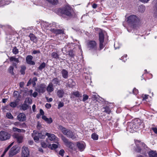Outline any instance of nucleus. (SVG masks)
<instances>
[{
	"mask_svg": "<svg viewBox=\"0 0 157 157\" xmlns=\"http://www.w3.org/2000/svg\"><path fill=\"white\" fill-rule=\"evenodd\" d=\"M37 80V79L36 77H34L32 79H30L28 82L27 86H29L32 83L33 87H35L36 85V82Z\"/></svg>",
	"mask_w": 157,
	"mask_h": 157,
	"instance_id": "nucleus-16",
	"label": "nucleus"
},
{
	"mask_svg": "<svg viewBox=\"0 0 157 157\" xmlns=\"http://www.w3.org/2000/svg\"><path fill=\"white\" fill-rule=\"evenodd\" d=\"M145 10V7L143 5H140L139 6V11L141 13L144 12Z\"/></svg>",
	"mask_w": 157,
	"mask_h": 157,
	"instance_id": "nucleus-31",
	"label": "nucleus"
},
{
	"mask_svg": "<svg viewBox=\"0 0 157 157\" xmlns=\"http://www.w3.org/2000/svg\"><path fill=\"white\" fill-rule=\"evenodd\" d=\"M52 82H53L54 84L58 85H60V81L59 80V79L57 78H54Z\"/></svg>",
	"mask_w": 157,
	"mask_h": 157,
	"instance_id": "nucleus-29",
	"label": "nucleus"
},
{
	"mask_svg": "<svg viewBox=\"0 0 157 157\" xmlns=\"http://www.w3.org/2000/svg\"><path fill=\"white\" fill-rule=\"evenodd\" d=\"M67 136L68 137L71 138L73 140H75L77 138V136L75 135L70 130H69Z\"/></svg>",
	"mask_w": 157,
	"mask_h": 157,
	"instance_id": "nucleus-19",
	"label": "nucleus"
},
{
	"mask_svg": "<svg viewBox=\"0 0 157 157\" xmlns=\"http://www.w3.org/2000/svg\"><path fill=\"white\" fill-rule=\"evenodd\" d=\"M26 127V124L25 123H23L22 124H21V125L20 126V128H25Z\"/></svg>",
	"mask_w": 157,
	"mask_h": 157,
	"instance_id": "nucleus-56",
	"label": "nucleus"
},
{
	"mask_svg": "<svg viewBox=\"0 0 157 157\" xmlns=\"http://www.w3.org/2000/svg\"><path fill=\"white\" fill-rule=\"evenodd\" d=\"M68 47V46H65L63 48H62V51H65L66 52V53H68V52H67V51L66 50V49Z\"/></svg>",
	"mask_w": 157,
	"mask_h": 157,
	"instance_id": "nucleus-52",
	"label": "nucleus"
},
{
	"mask_svg": "<svg viewBox=\"0 0 157 157\" xmlns=\"http://www.w3.org/2000/svg\"><path fill=\"white\" fill-rule=\"evenodd\" d=\"M48 2L53 4L55 5L58 2V0H46Z\"/></svg>",
	"mask_w": 157,
	"mask_h": 157,
	"instance_id": "nucleus-38",
	"label": "nucleus"
},
{
	"mask_svg": "<svg viewBox=\"0 0 157 157\" xmlns=\"http://www.w3.org/2000/svg\"><path fill=\"white\" fill-rule=\"evenodd\" d=\"M17 119L19 121L23 122L26 120L25 114L23 113H20L17 116Z\"/></svg>",
	"mask_w": 157,
	"mask_h": 157,
	"instance_id": "nucleus-13",
	"label": "nucleus"
},
{
	"mask_svg": "<svg viewBox=\"0 0 157 157\" xmlns=\"http://www.w3.org/2000/svg\"><path fill=\"white\" fill-rule=\"evenodd\" d=\"M98 136L96 134L94 133L91 135L92 138L94 140H97L98 139Z\"/></svg>",
	"mask_w": 157,
	"mask_h": 157,
	"instance_id": "nucleus-37",
	"label": "nucleus"
},
{
	"mask_svg": "<svg viewBox=\"0 0 157 157\" xmlns=\"http://www.w3.org/2000/svg\"><path fill=\"white\" fill-rule=\"evenodd\" d=\"M38 95V93L36 92H34L33 94V96L34 97H36Z\"/></svg>",
	"mask_w": 157,
	"mask_h": 157,
	"instance_id": "nucleus-59",
	"label": "nucleus"
},
{
	"mask_svg": "<svg viewBox=\"0 0 157 157\" xmlns=\"http://www.w3.org/2000/svg\"><path fill=\"white\" fill-rule=\"evenodd\" d=\"M103 42H100L99 47L100 50H101V49H102L104 47V46L103 44Z\"/></svg>",
	"mask_w": 157,
	"mask_h": 157,
	"instance_id": "nucleus-51",
	"label": "nucleus"
},
{
	"mask_svg": "<svg viewBox=\"0 0 157 157\" xmlns=\"http://www.w3.org/2000/svg\"><path fill=\"white\" fill-rule=\"evenodd\" d=\"M47 90L48 92H51L54 90L53 84L52 83H50L48 85L47 88Z\"/></svg>",
	"mask_w": 157,
	"mask_h": 157,
	"instance_id": "nucleus-21",
	"label": "nucleus"
},
{
	"mask_svg": "<svg viewBox=\"0 0 157 157\" xmlns=\"http://www.w3.org/2000/svg\"><path fill=\"white\" fill-rule=\"evenodd\" d=\"M61 139L63 141L65 144L68 147H70L71 145V143L69 142L68 140L63 136H62Z\"/></svg>",
	"mask_w": 157,
	"mask_h": 157,
	"instance_id": "nucleus-17",
	"label": "nucleus"
},
{
	"mask_svg": "<svg viewBox=\"0 0 157 157\" xmlns=\"http://www.w3.org/2000/svg\"><path fill=\"white\" fill-rule=\"evenodd\" d=\"M64 105V103L63 102H59V103L58 105V108L59 109L60 108L63 107Z\"/></svg>",
	"mask_w": 157,
	"mask_h": 157,
	"instance_id": "nucleus-49",
	"label": "nucleus"
},
{
	"mask_svg": "<svg viewBox=\"0 0 157 157\" xmlns=\"http://www.w3.org/2000/svg\"><path fill=\"white\" fill-rule=\"evenodd\" d=\"M14 138L19 143H21L23 141V136L18 133H14L13 135Z\"/></svg>",
	"mask_w": 157,
	"mask_h": 157,
	"instance_id": "nucleus-8",
	"label": "nucleus"
},
{
	"mask_svg": "<svg viewBox=\"0 0 157 157\" xmlns=\"http://www.w3.org/2000/svg\"><path fill=\"white\" fill-rule=\"evenodd\" d=\"M21 107L23 110H25L28 109V106L27 105L24 104L22 105Z\"/></svg>",
	"mask_w": 157,
	"mask_h": 157,
	"instance_id": "nucleus-40",
	"label": "nucleus"
},
{
	"mask_svg": "<svg viewBox=\"0 0 157 157\" xmlns=\"http://www.w3.org/2000/svg\"><path fill=\"white\" fill-rule=\"evenodd\" d=\"M40 114L42 115L43 116H44V112L42 109H40Z\"/></svg>",
	"mask_w": 157,
	"mask_h": 157,
	"instance_id": "nucleus-60",
	"label": "nucleus"
},
{
	"mask_svg": "<svg viewBox=\"0 0 157 157\" xmlns=\"http://www.w3.org/2000/svg\"><path fill=\"white\" fill-rule=\"evenodd\" d=\"M68 52V55L70 56V57H74L75 56V54L74 53V52L73 50H70L69 51L67 52Z\"/></svg>",
	"mask_w": 157,
	"mask_h": 157,
	"instance_id": "nucleus-39",
	"label": "nucleus"
},
{
	"mask_svg": "<svg viewBox=\"0 0 157 157\" xmlns=\"http://www.w3.org/2000/svg\"><path fill=\"white\" fill-rule=\"evenodd\" d=\"M62 76L64 78H67L68 77V73L67 71L65 69H63L61 71Z\"/></svg>",
	"mask_w": 157,
	"mask_h": 157,
	"instance_id": "nucleus-18",
	"label": "nucleus"
},
{
	"mask_svg": "<svg viewBox=\"0 0 157 157\" xmlns=\"http://www.w3.org/2000/svg\"><path fill=\"white\" fill-rule=\"evenodd\" d=\"M33 57L31 55L28 56L26 58L27 63L31 65H34L35 64L34 61H32Z\"/></svg>",
	"mask_w": 157,
	"mask_h": 157,
	"instance_id": "nucleus-14",
	"label": "nucleus"
},
{
	"mask_svg": "<svg viewBox=\"0 0 157 157\" xmlns=\"http://www.w3.org/2000/svg\"><path fill=\"white\" fill-rule=\"evenodd\" d=\"M139 0L142 2L147 3L150 0Z\"/></svg>",
	"mask_w": 157,
	"mask_h": 157,
	"instance_id": "nucleus-63",
	"label": "nucleus"
},
{
	"mask_svg": "<svg viewBox=\"0 0 157 157\" xmlns=\"http://www.w3.org/2000/svg\"><path fill=\"white\" fill-rule=\"evenodd\" d=\"M73 94L76 97L79 98L81 97V94L78 91H76L73 92Z\"/></svg>",
	"mask_w": 157,
	"mask_h": 157,
	"instance_id": "nucleus-36",
	"label": "nucleus"
},
{
	"mask_svg": "<svg viewBox=\"0 0 157 157\" xmlns=\"http://www.w3.org/2000/svg\"><path fill=\"white\" fill-rule=\"evenodd\" d=\"M13 124L16 126L20 127L21 125V123L19 121H17L14 123Z\"/></svg>",
	"mask_w": 157,
	"mask_h": 157,
	"instance_id": "nucleus-46",
	"label": "nucleus"
},
{
	"mask_svg": "<svg viewBox=\"0 0 157 157\" xmlns=\"http://www.w3.org/2000/svg\"><path fill=\"white\" fill-rule=\"evenodd\" d=\"M58 129L60 130L64 135L66 136L67 135L69 130L66 129L61 125H59V126Z\"/></svg>",
	"mask_w": 157,
	"mask_h": 157,
	"instance_id": "nucleus-20",
	"label": "nucleus"
},
{
	"mask_svg": "<svg viewBox=\"0 0 157 157\" xmlns=\"http://www.w3.org/2000/svg\"><path fill=\"white\" fill-rule=\"evenodd\" d=\"M76 145L79 151H81L84 150L85 147V144L82 142H77Z\"/></svg>",
	"mask_w": 157,
	"mask_h": 157,
	"instance_id": "nucleus-15",
	"label": "nucleus"
},
{
	"mask_svg": "<svg viewBox=\"0 0 157 157\" xmlns=\"http://www.w3.org/2000/svg\"><path fill=\"white\" fill-rule=\"evenodd\" d=\"M42 118L43 119L49 124H50L52 122V120L51 118H48L45 116H43Z\"/></svg>",
	"mask_w": 157,
	"mask_h": 157,
	"instance_id": "nucleus-24",
	"label": "nucleus"
},
{
	"mask_svg": "<svg viewBox=\"0 0 157 157\" xmlns=\"http://www.w3.org/2000/svg\"><path fill=\"white\" fill-rule=\"evenodd\" d=\"M53 32L56 35L63 34L64 31L62 29H54Z\"/></svg>",
	"mask_w": 157,
	"mask_h": 157,
	"instance_id": "nucleus-27",
	"label": "nucleus"
},
{
	"mask_svg": "<svg viewBox=\"0 0 157 157\" xmlns=\"http://www.w3.org/2000/svg\"><path fill=\"white\" fill-rule=\"evenodd\" d=\"M32 136L36 142L38 141L39 138H44L45 136L43 135L41 133H39L36 131H33V133L32 134Z\"/></svg>",
	"mask_w": 157,
	"mask_h": 157,
	"instance_id": "nucleus-4",
	"label": "nucleus"
},
{
	"mask_svg": "<svg viewBox=\"0 0 157 157\" xmlns=\"http://www.w3.org/2000/svg\"><path fill=\"white\" fill-rule=\"evenodd\" d=\"M64 151L63 150H61L59 151V154L61 156H63V155Z\"/></svg>",
	"mask_w": 157,
	"mask_h": 157,
	"instance_id": "nucleus-50",
	"label": "nucleus"
},
{
	"mask_svg": "<svg viewBox=\"0 0 157 157\" xmlns=\"http://www.w3.org/2000/svg\"><path fill=\"white\" fill-rule=\"evenodd\" d=\"M40 53V51H39L34 50L33 52V53L34 54H36Z\"/></svg>",
	"mask_w": 157,
	"mask_h": 157,
	"instance_id": "nucleus-62",
	"label": "nucleus"
},
{
	"mask_svg": "<svg viewBox=\"0 0 157 157\" xmlns=\"http://www.w3.org/2000/svg\"><path fill=\"white\" fill-rule=\"evenodd\" d=\"M9 59L10 62H13V66L17 68V64L19 62V58H16L14 56H11L9 58Z\"/></svg>",
	"mask_w": 157,
	"mask_h": 157,
	"instance_id": "nucleus-10",
	"label": "nucleus"
},
{
	"mask_svg": "<svg viewBox=\"0 0 157 157\" xmlns=\"http://www.w3.org/2000/svg\"><path fill=\"white\" fill-rule=\"evenodd\" d=\"M18 50L17 48L16 47H15L13 48V54L15 55L17 54L18 53Z\"/></svg>",
	"mask_w": 157,
	"mask_h": 157,
	"instance_id": "nucleus-43",
	"label": "nucleus"
},
{
	"mask_svg": "<svg viewBox=\"0 0 157 157\" xmlns=\"http://www.w3.org/2000/svg\"><path fill=\"white\" fill-rule=\"evenodd\" d=\"M57 96L59 98L63 97L64 94V92L63 90H58L57 92Z\"/></svg>",
	"mask_w": 157,
	"mask_h": 157,
	"instance_id": "nucleus-25",
	"label": "nucleus"
},
{
	"mask_svg": "<svg viewBox=\"0 0 157 157\" xmlns=\"http://www.w3.org/2000/svg\"><path fill=\"white\" fill-rule=\"evenodd\" d=\"M138 92V90L136 88H134L133 90V93L135 94H136Z\"/></svg>",
	"mask_w": 157,
	"mask_h": 157,
	"instance_id": "nucleus-53",
	"label": "nucleus"
},
{
	"mask_svg": "<svg viewBox=\"0 0 157 157\" xmlns=\"http://www.w3.org/2000/svg\"><path fill=\"white\" fill-rule=\"evenodd\" d=\"M104 109H105V110H104V112L108 113L109 114L110 113V110L109 108L108 107L106 106L104 108Z\"/></svg>",
	"mask_w": 157,
	"mask_h": 157,
	"instance_id": "nucleus-41",
	"label": "nucleus"
},
{
	"mask_svg": "<svg viewBox=\"0 0 157 157\" xmlns=\"http://www.w3.org/2000/svg\"><path fill=\"white\" fill-rule=\"evenodd\" d=\"M41 145L44 147H46L47 146V145L44 143H42Z\"/></svg>",
	"mask_w": 157,
	"mask_h": 157,
	"instance_id": "nucleus-61",
	"label": "nucleus"
},
{
	"mask_svg": "<svg viewBox=\"0 0 157 157\" xmlns=\"http://www.w3.org/2000/svg\"><path fill=\"white\" fill-rule=\"evenodd\" d=\"M87 46L90 49L96 50L97 48V43L95 41H89L87 43Z\"/></svg>",
	"mask_w": 157,
	"mask_h": 157,
	"instance_id": "nucleus-6",
	"label": "nucleus"
},
{
	"mask_svg": "<svg viewBox=\"0 0 157 157\" xmlns=\"http://www.w3.org/2000/svg\"><path fill=\"white\" fill-rule=\"evenodd\" d=\"M46 99L47 100L48 102H51L52 101L53 99L52 98H50L49 99H48V97H46Z\"/></svg>",
	"mask_w": 157,
	"mask_h": 157,
	"instance_id": "nucleus-57",
	"label": "nucleus"
},
{
	"mask_svg": "<svg viewBox=\"0 0 157 157\" xmlns=\"http://www.w3.org/2000/svg\"><path fill=\"white\" fill-rule=\"evenodd\" d=\"M142 124V123L140 120L134 121L130 125L129 131L132 133L134 132L136 129L140 127Z\"/></svg>",
	"mask_w": 157,
	"mask_h": 157,
	"instance_id": "nucleus-3",
	"label": "nucleus"
},
{
	"mask_svg": "<svg viewBox=\"0 0 157 157\" xmlns=\"http://www.w3.org/2000/svg\"><path fill=\"white\" fill-rule=\"evenodd\" d=\"M46 135L47 136L49 139L51 141H53L55 140L56 136L54 134H51L48 133H46Z\"/></svg>",
	"mask_w": 157,
	"mask_h": 157,
	"instance_id": "nucleus-22",
	"label": "nucleus"
},
{
	"mask_svg": "<svg viewBox=\"0 0 157 157\" xmlns=\"http://www.w3.org/2000/svg\"><path fill=\"white\" fill-rule=\"evenodd\" d=\"M10 137V135L6 132L3 131L0 132V140H5L9 139Z\"/></svg>",
	"mask_w": 157,
	"mask_h": 157,
	"instance_id": "nucleus-5",
	"label": "nucleus"
},
{
	"mask_svg": "<svg viewBox=\"0 0 157 157\" xmlns=\"http://www.w3.org/2000/svg\"><path fill=\"white\" fill-rule=\"evenodd\" d=\"M13 69L14 67L13 66H10L8 69V72L12 75H14V74L13 72Z\"/></svg>",
	"mask_w": 157,
	"mask_h": 157,
	"instance_id": "nucleus-30",
	"label": "nucleus"
},
{
	"mask_svg": "<svg viewBox=\"0 0 157 157\" xmlns=\"http://www.w3.org/2000/svg\"><path fill=\"white\" fill-rule=\"evenodd\" d=\"M20 70V72L21 74L24 75L25 74V71L26 69V67L24 66H21Z\"/></svg>",
	"mask_w": 157,
	"mask_h": 157,
	"instance_id": "nucleus-34",
	"label": "nucleus"
},
{
	"mask_svg": "<svg viewBox=\"0 0 157 157\" xmlns=\"http://www.w3.org/2000/svg\"><path fill=\"white\" fill-rule=\"evenodd\" d=\"M97 6V5L96 4H94L92 5V7L94 9H95Z\"/></svg>",
	"mask_w": 157,
	"mask_h": 157,
	"instance_id": "nucleus-64",
	"label": "nucleus"
},
{
	"mask_svg": "<svg viewBox=\"0 0 157 157\" xmlns=\"http://www.w3.org/2000/svg\"><path fill=\"white\" fill-rule=\"evenodd\" d=\"M16 146H13L11 148L9 151V155L10 157L16 154L18 152Z\"/></svg>",
	"mask_w": 157,
	"mask_h": 157,
	"instance_id": "nucleus-11",
	"label": "nucleus"
},
{
	"mask_svg": "<svg viewBox=\"0 0 157 157\" xmlns=\"http://www.w3.org/2000/svg\"><path fill=\"white\" fill-rule=\"evenodd\" d=\"M152 129L155 133L157 134V128H152Z\"/></svg>",
	"mask_w": 157,
	"mask_h": 157,
	"instance_id": "nucleus-55",
	"label": "nucleus"
},
{
	"mask_svg": "<svg viewBox=\"0 0 157 157\" xmlns=\"http://www.w3.org/2000/svg\"><path fill=\"white\" fill-rule=\"evenodd\" d=\"M149 157H157V153L155 151H151L149 152Z\"/></svg>",
	"mask_w": 157,
	"mask_h": 157,
	"instance_id": "nucleus-26",
	"label": "nucleus"
},
{
	"mask_svg": "<svg viewBox=\"0 0 157 157\" xmlns=\"http://www.w3.org/2000/svg\"><path fill=\"white\" fill-rule=\"evenodd\" d=\"M24 83L23 82H21L20 83V86L21 88H23L24 87Z\"/></svg>",
	"mask_w": 157,
	"mask_h": 157,
	"instance_id": "nucleus-58",
	"label": "nucleus"
},
{
	"mask_svg": "<svg viewBox=\"0 0 157 157\" xmlns=\"http://www.w3.org/2000/svg\"><path fill=\"white\" fill-rule=\"evenodd\" d=\"M88 98L89 96L88 95L85 94H83L82 101H85L86 100L88 99Z\"/></svg>",
	"mask_w": 157,
	"mask_h": 157,
	"instance_id": "nucleus-45",
	"label": "nucleus"
},
{
	"mask_svg": "<svg viewBox=\"0 0 157 157\" xmlns=\"http://www.w3.org/2000/svg\"><path fill=\"white\" fill-rule=\"evenodd\" d=\"M136 144L137 147L136 149V151L138 152H141L142 149L140 148V147L142 146L144 148L145 147H146V145L143 143H140L139 141H138L137 142H136Z\"/></svg>",
	"mask_w": 157,
	"mask_h": 157,
	"instance_id": "nucleus-9",
	"label": "nucleus"
},
{
	"mask_svg": "<svg viewBox=\"0 0 157 157\" xmlns=\"http://www.w3.org/2000/svg\"><path fill=\"white\" fill-rule=\"evenodd\" d=\"M29 155V151L28 148L23 146L22 148V157H28Z\"/></svg>",
	"mask_w": 157,
	"mask_h": 157,
	"instance_id": "nucleus-7",
	"label": "nucleus"
},
{
	"mask_svg": "<svg viewBox=\"0 0 157 157\" xmlns=\"http://www.w3.org/2000/svg\"><path fill=\"white\" fill-rule=\"evenodd\" d=\"M60 13L62 15H65L70 17L73 15V10L70 6L67 5L61 10Z\"/></svg>",
	"mask_w": 157,
	"mask_h": 157,
	"instance_id": "nucleus-1",
	"label": "nucleus"
},
{
	"mask_svg": "<svg viewBox=\"0 0 157 157\" xmlns=\"http://www.w3.org/2000/svg\"><path fill=\"white\" fill-rule=\"evenodd\" d=\"M12 130L14 132H20L21 129L18 128L16 127L13 128Z\"/></svg>",
	"mask_w": 157,
	"mask_h": 157,
	"instance_id": "nucleus-47",
	"label": "nucleus"
},
{
	"mask_svg": "<svg viewBox=\"0 0 157 157\" xmlns=\"http://www.w3.org/2000/svg\"><path fill=\"white\" fill-rule=\"evenodd\" d=\"M45 107L46 108L49 109L51 107V105L50 104L46 103L45 105Z\"/></svg>",
	"mask_w": 157,
	"mask_h": 157,
	"instance_id": "nucleus-54",
	"label": "nucleus"
},
{
	"mask_svg": "<svg viewBox=\"0 0 157 157\" xmlns=\"http://www.w3.org/2000/svg\"><path fill=\"white\" fill-rule=\"evenodd\" d=\"M139 21L138 17L136 15H131L127 18V21L130 25L134 26L137 24Z\"/></svg>",
	"mask_w": 157,
	"mask_h": 157,
	"instance_id": "nucleus-2",
	"label": "nucleus"
},
{
	"mask_svg": "<svg viewBox=\"0 0 157 157\" xmlns=\"http://www.w3.org/2000/svg\"><path fill=\"white\" fill-rule=\"evenodd\" d=\"M10 2H5V0H1L0 1V6H2L4 5H8Z\"/></svg>",
	"mask_w": 157,
	"mask_h": 157,
	"instance_id": "nucleus-35",
	"label": "nucleus"
},
{
	"mask_svg": "<svg viewBox=\"0 0 157 157\" xmlns=\"http://www.w3.org/2000/svg\"><path fill=\"white\" fill-rule=\"evenodd\" d=\"M46 66V64L45 63H42L39 67L38 69L40 71H42V69L45 68Z\"/></svg>",
	"mask_w": 157,
	"mask_h": 157,
	"instance_id": "nucleus-33",
	"label": "nucleus"
},
{
	"mask_svg": "<svg viewBox=\"0 0 157 157\" xmlns=\"http://www.w3.org/2000/svg\"><path fill=\"white\" fill-rule=\"evenodd\" d=\"M99 40L101 42L104 41V35L102 32L99 33Z\"/></svg>",
	"mask_w": 157,
	"mask_h": 157,
	"instance_id": "nucleus-28",
	"label": "nucleus"
},
{
	"mask_svg": "<svg viewBox=\"0 0 157 157\" xmlns=\"http://www.w3.org/2000/svg\"><path fill=\"white\" fill-rule=\"evenodd\" d=\"M58 147V144H52V147H51V148L52 149H56Z\"/></svg>",
	"mask_w": 157,
	"mask_h": 157,
	"instance_id": "nucleus-48",
	"label": "nucleus"
},
{
	"mask_svg": "<svg viewBox=\"0 0 157 157\" xmlns=\"http://www.w3.org/2000/svg\"><path fill=\"white\" fill-rule=\"evenodd\" d=\"M35 90L39 93H44L45 91V85L41 84L40 85L37 86L35 89Z\"/></svg>",
	"mask_w": 157,
	"mask_h": 157,
	"instance_id": "nucleus-12",
	"label": "nucleus"
},
{
	"mask_svg": "<svg viewBox=\"0 0 157 157\" xmlns=\"http://www.w3.org/2000/svg\"><path fill=\"white\" fill-rule=\"evenodd\" d=\"M30 40L34 43H36L37 41V38L32 33H30L29 36Z\"/></svg>",
	"mask_w": 157,
	"mask_h": 157,
	"instance_id": "nucleus-23",
	"label": "nucleus"
},
{
	"mask_svg": "<svg viewBox=\"0 0 157 157\" xmlns=\"http://www.w3.org/2000/svg\"><path fill=\"white\" fill-rule=\"evenodd\" d=\"M6 117L9 119H13V117L11 114V113H7L6 114Z\"/></svg>",
	"mask_w": 157,
	"mask_h": 157,
	"instance_id": "nucleus-42",
	"label": "nucleus"
},
{
	"mask_svg": "<svg viewBox=\"0 0 157 157\" xmlns=\"http://www.w3.org/2000/svg\"><path fill=\"white\" fill-rule=\"evenodd\" d=\"M17 105V104L15 102H11L10 104V106L13 108L15 107Z\"/></svg>",
	"mask_w": 157,
	"mask_h": 157,
	"instance_id": "nucleus-44",
	"label": "nucleus"
},
{
	"mask_svg": "<svg viewBox=\"0 0 157 157\" xmlns=\"http://www.w3.org/2000/svg\"><path fill=\"white\" fill-rule=\"evenodd\" d=\"M52 57L54 58L57 59L59 58V55L56 52H53L51 54Z\"/></svg>",
	"mask_w": 157,
	"mask_h": 157,
	"instance_id": "nucleus-32",
	"label": "nucleus"
}]
</instances>
